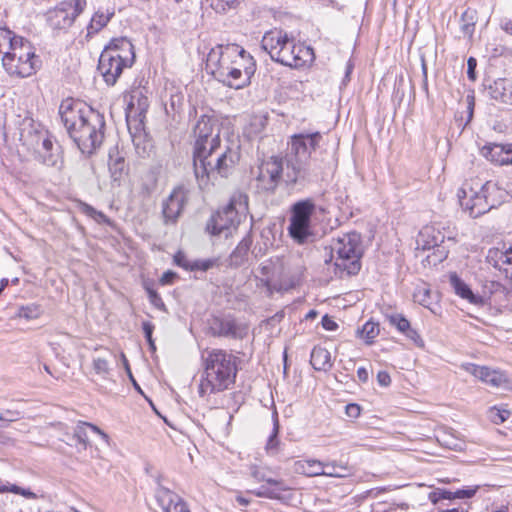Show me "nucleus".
<instances>
[{"instance_id": "24", "label": "nucleus", "mask_w": 512, "mask_h": 512, "mask_svg": "<svg viewBox=\"0 0 512 512\" xmlns=\"http://www.w3.org/2000/svg\"><path fill=\"white\" fill-rule=\"evenodd\" d=\"M156 500L164 512H190L186 502L179 495L165 487L157 489Z\"/></svg>"}, {"instance_id": "8", "label": "nucleus", "mask_w": 512, "mask_h": 512, "mask_svg": "<svg viewBox=\"0 0 512 512\" xmlns=\"http://www.w3.org/2000/svg\"><path fill=\"white\" fill-rule=\"evenodd\" d=\"M501 190L491 181L482 183L480 180L466 182L459 191L461 207L470 217L477 218L500 204L498 195Z\"/></svg>"}, {"instance_id": "9", "label": "nucleus", "mask_w": 512, "mask_h": 512, "mask_svg": "<svg viewBox=\"0 0 512 512\" xmlns=\"http://www.w3.org/2000/svg\"><path fill=\"white\" fill-rule=\"evenodd\" d=\"M362 254L359 233L350 232L334 239L331 244V260H334L335 273L340 277L357 274L361 268Z\"/></svg>"}, {"instance_id": "39", "label": "nucleus", "mask_w": 512, "mask_h": 512, "mask_svg": "<svg viewBox=\"0 0 512 512\" xmlns=\"http://www.w3.org/2000/svg\"><path fill=\"white\" fill-rule=\"evenodd\" d=\"M38 159L41 163L48 167H57L60 161V154L58 148L56 151L44 152L38 149Z\"/></svg>"}, {"instance_id": "61", "label": "nucleus", "mask_w": 512, "mask_h": 512, "mask_svg": "<svg viewBox=\"0 0 512 512\" xmlns=\"http://www.w3.org/2000/svg\"><path fill=\"white\" fill-rule=\"evenodd\" d=\"M4 414H5L7 423L16 421L20 416V412H18L16 410H10V409L4 410Z\"/></svg>"}, {"instance_id": "3", "label": "nucleus", "mask_w": 512, "mask_h": 512, "mask_svg": "<svg viewBox=\"0 0 512 512\" xmlns=\"http://www.w3.org/2000/svg\"><path fill=\"white\" fill-rule=\"evenodd\" d=\"M206 69L222 84L241 89L250 83L256 65L253 57L237 44H220L207 55Z\"/></svg>"}, {"instance_id": "45", "label": "nucleus", "mask_w": 512, "mask_h": 512, "mask_svg": "<svg viewBox=\"0 0 512 512\" xmlns=\"http://www.w3.org/2000/svg\"><path fill=\"white\" fill-rule=\"evenodd\" d=\"M217 264V259H196L193 260L191 271L205 272Z\"/></svg>"}, {"instance_id": "30", "label": "nucleus", "mask_w": 512, "mask_h": 512, "mask_svg": "<svg viewBox=\"0 0 512 512\" xmlns=\"http://www.w3.org/2000/svg\"><path fill=\"white\" fill-rule=\"evenodd\" d=\"M115 14L114 7H100L92 16L87 27V36L98 33L103 29Z\"/></svg>"}, {"instance_id": "54", "label": "nucleus", "mask_w": 512, "mask_h": 512, "mask_svg": "<svg viewBox=\"0 0 512 512\" xmlns=\"http://www.w3.org/2000/svg\"><path fill=\"white\" fill-rule=\"evenodd\" d=\"M476 66H477L476 59L473 57H470L467 60V74H468V78L472 81L476 80V72H475Z\"/></svg>"}, {"instance_id": "34", "label": "nucleus", "mask_w": 512, "mask_h": 512, "mask_svg": "<svg viewBox=\"0 0 512 512\" xmlns=\"http://www.w3.org/2000/svg\"><path fill=\"white\" fill-rule=\"evenodd\" d=\"M7 492L21 495L22 497L30 500L38 499V495L29 488H22L16 484H11L9 482L4 483L0 481V494Z\"/></svg>"}, {"instance_id": "40", "label": "nucleus", "mask_w": 512, "mask_h": 512, "mask_svg": "<svg viewBox=\"0 0 512 512\" xmlns=\"http://www.w3.org/2000/svg\"><path fill=\"white\" fill-rule=\"evenodd\" d=\"M379 331L378 323L368 321L364 324L361 330V337L365 339L366 343L371 344L373 340L378 336Z\"/></svg>"}, {"instance_id": "57", "label": "nucleus", "mask_w": 512, "mask_h": 512, "mask_svg": "<svg viewBox=\"0 0 512 512\" xmlns=\"http://www.w3.org/2000/svg\"><path fill=\"white\" fill-rule=\"evenodd\" d=\"M377 381L379 385L387 387L391 383L390 375L386 371H379L377 374Z\"/></svg>"}, {"instance_id": "43", "label": "nucleus", "mask_w": 512, "mask_h": 512, "mask_svg": "<svg viewBox=\"0 0 512 512\" xmlns=\"http://www.w3.org/2000/svg\"><path fill=\"white\" fill-rule=\"evenodd\" d=\"M93 369L96 374L107 378L110 372L109 363L106 359L97 357L93 359Z\"/></svg>"}, {"instance_id": "62", "label": "nucleus", "mask_w": 512, "mask_h": 512, "mask_svg": "<svg viewBox=\"0 0 512 512\" xmlns=\"http://www.w3.org/2000/svg\"><path fill=\"white\" fill-rule=\"evenodd\" d=\"M97 223L110 224V219L102 212L97 211L93 218Z\"/></svg>"}, {"instance_id": "41", "label": "nucleus", "mask_w": 512, "mask_h": 512, "mask_svg": "<svg viewBox=\"0 0 512 512\" xmlns=\"http://www.w3.org/2000/svg\"><path fill=\"white\" fill-rule=\"evenodd\" d=\"M36 152L38 153V149L44 151V152H50V151H56L54 149V144L52 142V139L47 133H39L36 135Z\"/></svg>"}, {"instance_id": "15", "label": "nucleus", "mask_w": 512, "mask_h": 512, "mask_svg": "<svg viewBox=\"0 0 512 512\" xmlns=\"http://www.w3.org/2000/svg\"><path fill=\"white\" fill-rule=\"evenodd\" d=\"M418 236L422 241L421 244L420 239L418 238V249L420 246L422 250L433 249V253L427 255V257L422 260L424 265L425 262H427L428 265H436L446 258V252L440 250L439 248V244L443 242L444 236L438 229H436L434 226H425L418 233Z\"/></svg>"}, {"instance_id": "11", "label": "nucleus", "mask_w": 512, "mask_h": 512, "mask_svg": "<svg viewBox=\"0 0 512 512\" xmlns=\"http://www.w3.org/2000/svg\"><path fill=\"white\" fill-rule=\"evenodd\" d=\"M248 213V196L243 192H235L229 203L214 214L207 224V230L212 235L226 237L231 229H235Z\"/></svg>"}, {"instance_id": "16", "label": "nucleus", "mask_w": 512, "mask_h": 512, "mask_svg": "<svg viewBox=\"0 0 512 512\" xmlns=\"http://www.w3.org/2000/svg\"><path fill=\"white\" fill-rule=\"evenodd\" d=\"M281 179L285 181L283 162L281 159L271 157L263 161L258 167L257 186L264 191H274Z\"/></svg>"}, {"instance_id": "22", "label": "nucleus", "mask_w": 512, "mask_h": 512, "mask_svg": "<svg viewBox=\"0 0 512 512\" xmlns=\"http://www.w3.org/2000/svg\"><path fill=\"white\" fill-rule=\"evenodd\" d=\"M149 108L148 98L144 95L143 91L139 88L132 90L127 100L125 109L126 120L128 125L132 122L142 123L146 112Z\"/></svg>"}, {"instance_id": "32", "label": "nucleus", "mask_w": 512, "mask_h": 512, "mask_svg": "<svg viewBox=\"0 0 512 512\" xmlns=\"http://www.w3.org/2000/svg\"><path fill=\"white\" fill-rule=\"evenodd\" d=\"M251 239H242L230 255V266L239 267L245 263L251 246Z\"/></svg>"}, {"instance_id": "63", "label": "nucleus", "mask_w": 512, "mask_h": 512, "mask_svg": "<svg viewBox=\"0 0 512 512\" xmlns=\"http://www.w3.org/2000/svg\"><path fill=\"white\" fill-rule=\"evenodd\" d=\"M357 376L361 382H363V383L367 382L368 378H369L367 369L364 367H359L357 369Z\"/></svg>"}, {"instance_id": "52", "label": "nucleus", "mask_w": 512, "mask_h": 512, "mask_svg": "<svg viewBox=\"0 0 512 512\" xmlns=\"http://www.w3.org/2000/svg\"><path fill=\"white\" fill-rule=\"evenodd\" d=\"M433 301H427L425 298H422L420 301H418L419 304H421L424 308L428 309L432 314H437L438 310L440 309V306L437 303V296L434 297Z\"/></svg>"}, {"instance_id": "48", "label": "nucleus", "mask_w": 512, "mask_h": 512, "mask_svg": "<svg viewBox=\"0 0 512 512\" xmlns=\"http://www.w3.org/2000/svg\"><path fill=\"white\" fill-rule=\"evenodd\" d=\"M490 413H491V419L496 424L503 423L510 416V412L508 410H505V409L504 410H499V409H497L495 407L491 409Z\"/></svg>"}, {"instance_id": "12", "label": "nucleus", "mask_w": 512, "mask_h": 512, "mask_svg": "<svg viewBox=\"0 0 512 512\" xmlns=\"http://www.w3.org/2000/svg\"><path fill=\"white\" fill-rule=\"evenodd\" d=\"M258 272L260 276H255L257 286L264 287L269 295L286 291L291 287V284L286 281L288 273L284 259L280 256L271 257L260 263Z\"/></svg>"}, {"instance_id": "64", "label": "nucleus", "mask_w": 512, "mask_h": 512, "mask_svg": "<svg viewBox=\"0 0 512 512\" xmlns=\"http://www.w3.org/2000/svg\"><path fill=\"white\" fill-rule=\"evenodd\" d=\"M353 67V63L349 60L346 64L345 75L343 78L344 85H346V83L350 81V75L352 73Z\"/></svg>"}, {"instance_id": "20", "label": "nucleus", "mask_w": 512, "mask_h": 512, "mask_svg": "<svg viewBox=\"0 0 512 512\" xmlns=\"http://www.w3.org/2000/svg\"><path fill=\"white\" fill-rule=\"evenodd\" d=\"M188 191L178 186L162 204V214L166 224L175 223L187 202Z\"/></svg>"}, {"instance_id": "5", "label": "nucleus", "mask_w": 512, "mask_h": 512, "mask_svg": "<svg viewBox=\"0 0 512 512\" xmlns=\"http://www.w3.org/2000/svg\"><path fill=\"white\" fill-rule=\"evenodd\" d=\"M321 139L319 132L295 134L289 142L286 154L285 183L287 185L303 184L311 176V153Z\"/></svg>"}, {"instance_id": "42", "label": "nucleus", "mask_w": 512, "mask_h": 512, "mask_svg": "<svg viewBox=\"0 0 512 512\" xmlns=\"http://www.w3.org/2000/svg\"><path fill=\"white\" fill-rule=\"evenodd\" d=\"M388 320H389V323L393 326H396V328L400 332L406 333L407 335L409 332H411L409 321L406 318H404L402 315L392 314V315L388 316Z\"/></svg>"}, {"instance_id": "35", "label": "nucleus", "mask_w": 512, "mask_h": 512, "mask_svg": "<svg viewBox=\"0 0 512 512\" xmlns=\"http://www.w3.org/2000/svg\"><path fill=\"white\" fill-rule=\"evenodd\" d=\"M21 38V36H17L13 31L0 27V54L5 56V53L14 47V40Z\"/></svg>"}, {"instance_id": "58", "label": "nucleus", "mask_w": 512, "mask_h": 512, "mask_svg": "<svg viewBox=\"0 0 512 512\" xmlns=\"http://www.w3.org/2000/svg\"><path fill=\"white\" fill-rule=\"evenodd\" d=\"M264 482H266L269 485L277 487L278 491H285L287 489L284 485V481L280 479H273L267 476Z\"/></svg>"}, {"instance_id": "19", "label": "nucleus", "mask_w": 512, "mask_h": 512, "mask_svg": "<svg viewBox=\"0 0 512 512\" xmlns=\"http://www.w3.org/2000/svg\"><path fill=\"white\" fill-rule=\"evenodd\" d=\"M86 0H69L59 4L51 15L53 24L59 28L71 26L75 18L83 11Z\"/></svg>"}, {"instance_id": "6", "label": "nucleus", "mask_w": 512, "mask_h": 512, "mask_svg": "<svg viewBox=\"0 0 512 512\" xmlns=\"http://www.w3.org/2000/svg\"><path fill=\"white\" fill-rule=\"evenodd\" d=\"M261 46L273 61L292 68L306 66L314 60L311 47L296 43L282 30L266 32L262 38Z\"/></svg>"}, {"instance_id": "2", "label": "nucleus", "mask_w": 512, "mask_h": 512, "mask_svg": "<svg viewBox=\"0 0 512 512\" xmlns=\"http://www.w3.org/2000/svg\"><path fill=\"white\" fill-rule=\"evenodd\" d=\"M59 114L70 138L83 154H92L104 138L103 116L81 101L63 100Z\"/></svg>"}, {"instance_id": "26", "label": "nucleus", "mask_w": 512, "mask_h": 512, "mask_svg": "<svg viewBox=\"0 0 512 512\" xmlns=\"http://www.w3.org/2000/svg\"><path fill=\"white\" fill-rule=\"evenodd\" d=\"M294 471L308 477L337 476L325 469V462L316 459L299 460L294 463Z\"/></svg>"}, {"instance_id": "29", "label": "nucleus", "mask_w": 512, "mask_h": 512, "mask_svg": "<svg viewBox=\"0 0 512 512\" xmlns=\"http://www.w3.org/2000/svg\"><path fill=\"white\" fill-rule=\"evenodd\" d=\"M493 99L506 104H512V80L500 78L494 81L489 87Z\"/></svg>"}, {"instance_id": "44", "label": "nucleus", "mask_w": 512, "mask_h": 512, "mask_svg": "<svg viewBox=\"0 0 512 512\" xmlns=\"http://www.w3.org/2000/svg\"><path fill=\"white\" fill-rule=\"evenodd\" d=\"M461 31L465 36L471 37L474 32L473 16L470 15L469 11H465L461 17Z\"/></svg>"}, {"instance_id": "51", "label": "nucleus", "mask_w": 512, "mask_h": 512, "mask_svg": "<svg viewBox=\"0 0 512 512\" xmlns=\"http://www.w3.org/2000/svg\"><path fill=\"white\" fill-rule=\"evenodd\" d=\"M147 292L150 303L158 309H164L165 305L160 295L152 289H147Z\"/></svg>"}, {"instance_id": "13", "label": "nucleus", "mask_w": 512, "mask_h": 512, "mask_svg": "<svg viewBox=\"0 0 512 512\" xmlns=\"http://www.w3.org/2000/svg\"><path fill=\"white\" fill-rule=\"evenodd\" d=\"M418 423L423 432L418 431V454L423 453L426 455H436L437 449L443 445L449 449H461L456 439L442 430H435V422L426 418H421Z\"/></svg>"}, {"instance_id": "49", "label": "nucleus", "mask_w": 512, "mask_h": 512, "mask_svg": "<svg viewBox=\"0 0 512 512\" xmlns=\"http://www.w3.org/2000/svg\"><path fill=\"white\" fill-rule=\"evenodd\" d=\"M250 474L257 482H264L267 478L266 469L257 465H252L250 467Z\"/></svg>"}, {"instance_id": "23", "label": "nucleus", "mask_w": 512, "mask_h": 512, "mask_svg": "<svg viewBox=\"0 0 512 512\" xmlns=\"http://www.w3.org/2000/svg\"><path fill=\"white\" fill-rule=\"evenodd\" d=\"M487 262L494 268L503 271L507 278L512 280V247L502 244L501 247H493L489 249Z\"/></svg>"}, {"instance_id": "28", "label": "nucleus", "mask_w": 512, "mask_h": 512, "mask_svg": "<svg viewBox=\"0 0 512 512\" xmlns=\"http://www.w3.org/2000/svg\"><path fill=\"white\" fill-rule=\"evenodd\" d=\"M449 281L450 285L458 296L466 299L469 303L474 305L483 304V298L477 294H474L471 288L460 277H458L456 273L450 274Z\"/></svg>"}, {"instance_id": "17", "label": "nucleus", "mask_w": 512, "mask_h": 512, "mask_svg": "<svg viewBox=\"0 0 512 512\" xmlns=\"http://www.w3.org/2000/svg\"><path fill=\"white\" fill-rule=\"evenodd\" d=\"M460 368L475 378L494 388L511 389L512 380L503 371L479 366L473 363H462Z\"/></svg>"}, {"instance_id": "21", "label": "nucleus", "mask_w": 512, "mask_h": 512, "mask_svg": "<svg viewBox=\"0 0 512 512\" xmlns=\"http://www.w3.org/2000/svg\"><path fill=\"white\" fill-rule=\"evenodd\" d=\"M210 329L212 334L220 337L243 339L248 332V327L231 317H216L212 320Z\"/></svg>"}, {"instance_id": "59", "label": "nucleus", "mask_w": 512, "mask_h": 512, "mask_svg": "<svg viewBox=\"0 0 512 512\" xmlns=\"http://www.w3.org/2000/svg\"><path fill=\"white\" fill-rule=\"evenodd\" d=\"M176 278V273L172 271H166L163 273L160 282L163 285L171 284L173 283L174 279Z\"/></svg>"}, {"instance_id": "56", "label": "nucleus", "mask_w": 512, "mask_h": 512, "mask_svg": "<svg viewBox=\"0 0 512 512\" xmlns=\"http://www.w3.org/2000/svg\"><path fill=\"white\" fill-rule=\"evenodd\" d=\"M321 322H322L323 328L327 331H334L338 327L337 323L333 319H331L328 315H325L322 318Z\"/></svg>"}, {"instance_id": "1", "label": "nucleus", "mask_w": 512, "mask_h": 512, "mask_svg": "<svg viewBox=\"0 0 512 512\" xmlns=\"http://www.w3.org/2000/svg\"><path fill=\"white\" fill-rule=\"evenodd\" d=\"M194 173L200 189L208 188L217 176L226 178L239 161V147L221 143V123L211 114L201 115L193 129Z\"/></svg>"}, {"instance_id": "36", "label": "nucleus", "mask_w": 512, "mask_h": 512, "mask_svg": "<svg viewBox=\"0 0 512 512\" xmlns=\"http://www.w3.org/2000/svg\"><path fill=\"white\" fill-rule=\"evenodd\" d=\"M278 433H279V422H278V416L275 413L274 419H273V429L272 432L268 438V441L266 443L265 449L269 455H275L278 452V447L280 444V441L278 439Z\"/></svg>"}, {"instance_id": "14", "label": "nucleus", "mask_w": 512, "mask_h": 512, "mask_svg": "<svg viewBox=\"0 0 512 512\" xmlns=\"http://www.w3.org/2000/svg\"><path fill=\"white\" fill-rule=\"evenodd\" d=\"M315 211V203L312 199H304L292 206L289 225L290 236L299 244L307 241L311 233V216Z\"/></svg>"}, {"instance_id": "27", "label": "nucleus", "mask_w": 512, "mask_h": 512, "mask_svg": "<svg viewBox=\"0 0 512 512\" xmlns=\"http://www.w3.org/2000/svg\"><path fill=\"white\" fill-rule=\"evenodd\" d=\"M108 167L112 181L120 185L127 175L128 169L124 157L119 154L118 150H110Z\"/></svg>"}, {"instance_id": "4", "label": "nucleus", "mask_w": 512, "mask_h": 512, "mask_svg": "<svg viewBox=\"0 0 512 512\" xmlns=\"http://www.w3.org/2000/svg\"><path fill=\"white\" fill-rule=\"evenodd\" d=\"M204 373L199 385L201 396L229 389L237 375V358L223 349H212L203 354Z\"/></svg>"}, {"instance_id": "60", "label": "nucleus", "mask_w": 512, "mask_h": 512, "mask_svg": "<svg viewBox=\"0 0 512 512\" xmlns=\"http://www.w3.org/2000/svg\"><path fill=\"white\" fill-rule=\"evenodd\" d=\"M467 112H468V122L471 121L472 117H473V111H474V105H475V102H474V96L473 95H468L467 98Z\"/></svg>"}, {"instance_id": "50", "label": "nucleus", "mask_w": 512, "mask_h": 512, "mask_svg": "<svg viewBox=\"0 0 512 512\" xmlns=\"http://www.w3.org/2000/svg\"><path fill=\"white\" fill-rule=\"evenodd\" d=\"M254 494L257 497H265V498H269V499H279L280 498V494L278 491H276L274 489H268L265 487H261L259 490L255 491Z\"/></svg>"}, {"instance_id": "53", "label": "nucleus", "mask_w": 512, "mask_h": 512, "mask_svg": "<svg viewBox=\"0 0 512 512\" xmlns=\"http://www.w3.org/2000/svg\"><path fill=\"white\" fill-rule=\"evenodd\" d=\"M238 0H213L212 7L216 10L225 11L226 8L232 7Z\"/></svg>"}, {"instance_id": "10", "label": "nucleus", "mask_w": 512, "mask_h": 512, "mask_svg": "<svg viewBox=\"0 0 512 512\" xmlns=\"http://www.w3.org/2000/svg\"><path fill=\"white\" fill-rule=\"evenodd\" d=\"M40 66V59L35 54V48L30 41L14 40V47L2 56V67L7 74L25 78L33 75Z\"/></svg>"}, {"instance_id": "33", "label": "nucleus", "mask_w": 512, "mask_h": 512, "mask_svg": "<svg viewBox=\"0 0 512 512\" xmlns=\"http://www.w3.org/2000/svg\"><path fill=\"white\" fill-rule=\"evenodd\" d=\"M88 430L99 434L105 441H107L108 436L97 426L86 422H80L75 428L74 436L77 438L78 442L84 446H86L89 441Z\"/></svg>"}, {"instance_id": "37", "label": "nucleus", "mask_w": 512, "mask_h": 512, "mask_svg": "<svg viewBox=\"0 0 512 512\" xmlns=\"http://www.w3.org/2000/svg\"><path fill=\"white\" fill-rule=\"evenodd\" d=\"M325 469L330 470L333 474H337V476H333L334 478H346L352 475V468L343 462H325Z\"/></svg>"}, {"instance_id": "46", "label": "nucleus", "mask_w": 512, "mask_h": 512, "mask_svg": "<svg viewBox=\"0 0 512 512\" xmlns=\"http://www.w3.org/2000/svg\"><path fill=\"white\" fill-rule=\"evenodd\" d=\"M174 262L177 266L182 267L185 270L191 271L193 260H190L185 253L178 251L174 255Z\"/></svg>"}, {"instance_id": "47", "label": "nucleus", "mask_w": 512, "mask_h": 512, "mask_svg": "<svg viewBox=\"0 0 512 512\" xmlns=\"http://www.w3.org/2000/svg\"><path fill=\"white\" fill-rule=\"evenodd\" d=\"M154 328H155L154 324H152L149 321H145L142 323V329H143L145 338L149 344L150 349L153 351L156 349L154 340L152 338V333L154 331Z\"/></svg>"}, {"instance_id": "31", "label": "nucleus", "mask_w": 512, "mask_h": 512, "mask_svg": "<svg viewBox=\"0 0 512 512\" xmlns=\"http://www.w3.org/2000/svg\"><path fill=\"white\" fill-rule=\"evenodd\" d=\"M310 363L315 370L327 371L332 366L330 352L323 347H314L311 352Z\"/></svg>"}, {"instance_id": "18", "label": "nucleus", "mask_w": 512, "mask_h": 512, "mask_svg": "<svg viewBox=\"0 0 512 512\" xmlns=\"http://www.w3.org/2000/svg\"><path fill=\"white\" fill-rule=\"evenodd\" d=\"M477 488L459 489L455 492L448 490H441L434 488L431 485L418 483V501L421 505L426 504V501H430L433 504H437L441 499H465L471 498L476 493Z\"/></svg>"}, {"instance_id": "7", "label": "nucleus", "mask_w": 512, "mask_h": 512, "mask_svg": "<svg viewBox=\"0 0 512 512\" xmlns=\"http://www.w3.org/2000/svg\"><path fill=\"white\" fill-rule=\"evenodd\" d=\"M135 59L134 46L125 37L115 38L104 48L98 70L108 85H114L123 69L131 67Z\"/></svg>"}, {"instance_id": "38", "label": "nucleus", "mask_w": 512, "mask_h": 512, "mask_svg": "<svg viewBox=\"0 0 512 512\" xmlns=\"http://www.w3.org/2000/svg\"><path fill=\"white\" fill-rule=\"evenodd\" d=\"M42 314V309L39 305L37 304H29L27 306H21L18 311H17V314L16 316L18 318H23L25 320H34V319H38Z\"/></svg>"}, {"instance_id": "25", "label": "nucleus", "mask_w": 512, "mask_h": 512, "mask_svg": "<svg viewBox=\"0 0 512 512\" xmlns=\"http://www.w3.org/2000/svg\"><path fill=\"white\" fill-rule=\"evenodd\" d=\"M481 154L497 165H512V144H488L482 147Z\"/></svg>"}, {"instance_id": "55", "label": "nucleus", "mask_w": 512, "mask_h": 512, "mask_svg": "<svg viewBox=\"0 0 512 512\" xmlns=\"http://www.w3.org/2000/svg\"><path fill=\"white\" fill-rule=\"evenodd\" d=\"M345 411L349 417L357 418L360 415L361 409L359 405L350 403L346 405Z\"/></svg>"}]
</instances>
